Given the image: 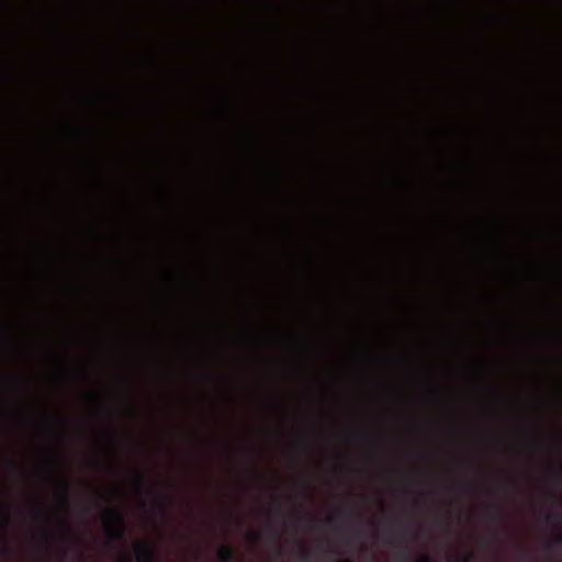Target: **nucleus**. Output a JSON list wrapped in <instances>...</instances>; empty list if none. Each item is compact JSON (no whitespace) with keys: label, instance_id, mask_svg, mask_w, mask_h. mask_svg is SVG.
I'll return each mask as SVG.
<instances>
[{"label":"nucleus","instance_id":"nucleus-16","mask_svg":"<svg viewBox=\"0 0 562 562\" xmlns=\"http://www.w3.org/2000/svg\"><path fill=\"white\" fill-rule=\"evenodd\" d=\"M43 540H44L45 542H50V541H52V536H50L49 533H44V535H43Z\"/></svg>","mask_w":562,"mask_h":562},{"label":"nucleus","instance_id":"nucleus-8","mask_svg":"<svg viewBox=\"0 0 562 562\" xmlns=\"http://www.w3.org/2000/svg\"><path fill=\"white\" fill-rule=\"evenodd\" d=\"M0 508L4 519L3 528H5L10 518V507L8 505H1Z\"/></svg>","mask_w":562,"mask_h":562},{"label":"nucleus","instance_id":"nucleus-6","mask_svg":"<svg viewBox=\"0 0 562 562\" xmlns=\"http://www.w3.org/2000/svg\"><path fill=\"white\" fill-rule=\"evenodd\" d=\"M546 519L549 524L555 525L559 528L562 527V515L561 514H548Z\"/></svg>","mask_w":562,"mask_h":562},{"label":"nucleus","instance_id":"nucleus-21","mask_svg":"<svg viewBox=\"0 0 562 562\" xmlns=\"http://www.w3.org/2000/svg\"><path fill=\"white\" fill-rule=\"evenodd\" d=\"M553 498H554L559 504H561V499H560L555 494L553 495Z\"/></svg>","mask_w":562,"mask_h":562},{"label":"nucleus","instance_id":"nucleus-7","mask_svg":"<svg viewBox=\"0 0 562 562\" xmlns=\"http://www.w3.org/2000/svg\"><path fill=\"white\" fill-rule=\"evenodd\" d=\"M548 549L562 548V529L561 532L555 537L553 541L547 543Z\"/></svg>","mask_w":562,"mask_h":562},{"label":"nucleus","instance_id":"nucleus-23","mask_svg":"<svg viewBox=\"0 0 562 562\" xmlns=\"http://www.w3.org/2000/svg\"><path fill=\"white\" fill-rule=\"evenodd\" d=\"M402 533H403V536H406L407 535V529L406 528H402Z\"/></svg>","mask_w":562,"mask_h":562},{"label":"nucleus","instance_id":"nucleus-15","mask_svg":"<svg viewBox=\"0 0 562 562\" xmlns=\"http://www.w3.org/2000/svg\"><path fill=\"white\" fill-rule=\"evenodd\" d=\"M156 509L161 514H165L167 512L165 503L157 504Z\"/></svg>","mask_w":562,"mask_h":562},{"label":"nucleus","instance_id":"nucleus-10","mask_svg":"<svg viewBox=\"0 0 562 562\" xmlns=\"http://www.w3.org/2000/svg\"><path fill=\"white\" fill-rule=\"evenodd\" d=\"M248 539L251 541V542H258L262 539V533L261 532H249L248 533Z\"/></svg>","mask_w":562,"mask_h":562},{"label":"nucleus","instance_id":"nucleus-20","mask_svg":"<svg viewBox=\"0 0 562 562\" xmlns=\"http://www.w3.org/2000/svg\"><path fill=\"white\" fill-rule=\"evenodd\" d=\"M351 514L357 516V517H360V514L358 512L353 510V509L351 510Z\"/></svg>","mask_w":562,"mask_h":562},{"label":"nucleus","instance_id":"nucleus-17","mask_svg":"<svg viewBox=\"0 0 562 562\" xmlns=\"http://www.w3.org/2000/svg\"><path fill=\"white\" fill-rule=\"evenodd\" d=\"M271 533L274 540H278L280 538V533L278 531H272Z\"/></svg>","mask_w":562,"mask_h":562},{"label":"nucleus","instance_id":"nucleus-24","mask_svg":"<svg viewBox=\"0 0 562 562\" xmlns=\"http://www.w3.org/2000/svg\"><path fill=\"white\" fill-rule=\"evenodd\" d=\"M123 562H130L127 559H124Z\"/></svg>","mask_w":562,"mask_h":562},{"label":"nucleus","instance_id":"nucleus-1","mask_svg":"<svg viewBox=\"0 0 562 562\" xmlns=\"http://www.w3.org/2000/svg\"><path fill=\"white\" fill-rule=\"evenodd\" d=\"M106 529L110 538L114 541H121L125 535V519L123 514L116 507H109L105 512Z\"/></svg>","mask_w":562,"mask_h":562},{"label":"nucleus","instance_id":"nucleus-4","mask_svg":"<svg viewBox=\"0 0 562 562\" xmlns=\"http://www.w3.org/2000/svg\"><path fill=\"white\" fill-rule=\"evenodd\" d=\"M59 528L65 538L68 539L72 537V529L66 519L63 518L59 520Z\"/></svg>","mask_w":562,"mask_h":562},{"label":"nucleus","instance_id":"nucleus-14","mask_svg":"<svg viewBox=\"0 0 562 562\" xmlns=\"http://www.w3.org/2000/svg\"><path fill=\"white\" fill-rule=\"evenodd\" d=\"M273 515L277 516V517H282L283 516V512H282L280 503H278L277 506L274 507Z\"/></svg>","mask_w":562,"mask_h":562},{"label":"nucleus","instance_id":"nucleus-2","mask_svg":"<svg viewBox=\"0 0 562 562\" xmlns=\"http://www.w3.org/2000/svg\"><path fill=\"white\" fill-rule=\"evenodd\" d=\"M136 562H154L156 559V549L149 542H138L135 544Z\"/></svg>","mask_w":562,"mask_h":562},{"label":"nucleus","instance_id":"nucleus-18","mask_svg":"<svg viewBox=\"0 0 562 562\" xmlns=\"http://www.w3.org/2000/svg\"><path fill=\"white\" fill-rule=\"evenodd\" d=\"M401 558H402L403 560H406V559L408 558V554H407V552H406L405 550H404V551H402V553H401Z\"/></svg>","mask_w":562,"mask_h":562},{"label":"nucleus","instance_id":"nucleus-12","mask_svg":"<svg viewBox=\"0 0 562 562\" xmlns=\"http://www.w3.org/2000/svg\"><path fill=\"white\" fill-rule=\"evenodd\" d=\"M460 562H475V557L473 552H469L467 555H463L460 559Z\"/></svg>","mask_w":562,"mask_h":562},{"label":"nucleus","instance_id":"nucleus-3","mask_svg":"<svg viewBox=\"0 0 562 562\" xmlns=\"http://www.w3.org/2000/svg\"><path fill=\"white\" fill-rule=\"evenodd\" d=\"M217 559L221 562H233L235 559L234 549L229 546H223L217 551Z\"/></svg>","mask_w":562,"mask_h":562},{"label":"nucleus","instance_id":"nucleus-11","mask_svg":"<svg viewBox=\"0 0 562 562\" xmlns=\"http://www.w3.org/2000/svg\"><path fill=\"white\" fill-rule=\"evenodd\" d=\"M416 562H435L434 558L428 553L420 554Z\"/></svg>","mask_w":562,"mask_h":562},{"label":"nucleus","instance_id":"nucleus-9","mask_svg":"<svg viewBox=\"0 0 562 562\" xmlns=\"http://www.w3.org/2000/svg\"><path fill=\"white\" fill-rule=\"evenodd\" d=\"M135 484H136V487L138 490H142L144 484H145V475L143 473H138L136 475V480H135Z\"/></svg>","mask_w":562,"mask_h":562},{"label":"nucleus","instance_id":"nucleus-19","mask_svg":"<svg viewBox=\"0 0 562 562\" xmlns=\"http://www.w3.org/2000/svg\"><path fill=\"white\" fill-rule=\"evenodd\" d=\"M338 562H353V560H351V559H344V560H339Z\"/></svg>","mask_w":562,"mask_h":562},{"label":"nucleus","instance_id":"nucleus-22","mask_svg":"<svg viewBox=\"0 0 562 562\" xmlns=\"http://www.w3.org/2000/svg\"><path fill=\"white\" fill-rule=\"evenodd\" d=\"M10 468H11V469H16V464H15V463H13V462H10Z\"/></svg>","mask_w":562,"mask_h":562},{"label":"nucleus","instance_id":"nucleus-5","mask_svg":"<svg viewBox=\"0 0 562 562\" xmlns=\"http://www.w3.org/2000/svg\"><path fill=\"white\" fill-rule=\"evenodd\" d=\"M59 484H60V487H61V491H63V503L66 505V506H69V498H68V490H69V484L66 480L64 479H59Z\"/></svg>","mask_w":562,"mask_h":562},{"label":"nucleus","instance_id":"nucleus-13","mask_svg":"<svg viewBox=\"0 0 562 562\" xmlns=\"http://www.w3.org/2000/svg\"><path fill=\"white\" fill-rule=\"evenodd\" d=\"M0 553L7 555L10 553V548L5 542L0 541Z\"/></svg>","mask_w":562,"mask_h":562}]
</instances>
